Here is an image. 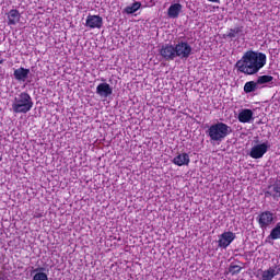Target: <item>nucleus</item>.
<instances>
[{"mask_svg": "<svg viewBox=\"0 0 280 280\" xmlns=\"http://www.w3.org/2000/svg\"><path fill=\"white\" fill-rule=\"evenodd\" d=\"M268 148H270V144H268V142L256 144L252 148L249 156L252 159H264V154L268 152Z\"/></svg>", "mask_w": 280, "mask_h": 280, "instance_id": "8", "label": "nucleus"}, {"mask_svg": "<svg viewBox=\"0 0 280 280\" xmlns=\"http://www.w3.org/2000/svg\"><path fill=\"white\" fill-rule=\"evenodd\" d=\"M240 36H244V26H236L234 28H230L223 38H240Z\"/></svg>", "mask_w": 280, "mask_h": 280, "instance_id": "15", "label": "nucleus"}, {"mask_svg": "<svg viewBox=\"0 0 280 280\" xmlns=\"http://www.w3.org/2000/svg\"><path fill=\"white\" fill-rule=\"evenodd\" d=\"M0 161H1V158H0Z\"/></svg>", "mask_w": 280, "mask_h": 280, "instance_id": "29", "label": "nucleus"}, {"mask_svg": "<svg viewBox=\"0 0 280 280\" xmlns=\"http://www.w3.org/2000/svg\"><path fill=\"white\" fill-rule=\"evenodd\" d=\"M259 89V85L257 84V81H248L245 83L243 91L244 93H255Z\"/></svg>", "mask_w": 280, "mask_h": 280, "instance_id": "20", "label": "nucleus"}, {"mask_svg": "<svg viewBox=\"0 0 280 280\" xmlns=\"http://www.w3.org/2000/svg\"><path fill=\"white\" fill-rule=\"evenodd\" d=\"M231 132H233L231 126L219 121L211 125L206 131V135L210 138V141L220 143L224 141V139H226Z\"/></svg>", "mask_w": 280, "mask_h": 280, "instance_id": "3", "label": "nucleus"}, {"mask_svg": "<svg viewBox=\"0 0 280 280\" xmlns=\"http://www.w3.org/2000/svg\"><path fill=\"white\" fill-rule=\"evenodd\" d=\"M210 3H220V0H208Z\"/></svg>", "mask_w": 280, "mask_h": 280, "instance_id": "25", "label": "nucleus"}, {"mask_svg": "<svg viewBox=\"0 0 280 280\" xmlns=\"http://www.w3.org/2000/svg\"><path fill=\"white\" fill-rule=\"evenodd\" d=\"M32 275H34L33 280H49V277H47V273H45V267L35 268L32 271Z\"/></svg>", "mask_w": 280, "mask_h": 280, "instance_id": "19", "label": "nucleus"}, {"mask_svg": "<svg viewBox=\"0 0 280 280\" xmlns=\"http://www.w3.org/2000/svg\"><path fill=\"white\" fill-rule=\"evenodd\" d=\"M266 198H273V200H279L280 198V180L269 185L265 191Z\"/></svg>", "mask_w": 280, "mask_h": 280, "instance_id": "10", "label": "nucleus"}, {"mask_svg": "<svg viewBox=\"0 0 280 280\" xmlns=\"http://www.w3.org/2000/svg\"><path fill=\"white\" fill-rule=\"evenodd\" d=\"M259 228L262 231H266V229H268V226H270L271 224H275V213H272L271 211H262L258 214V217L256 218Z\"/></svg>", "mask_w": 280, "mask_h": 280, "instance_id": "5", "label": "nucleus"}, {"mask_svg": "<svg viewBox=\"0 0 280 280\" xmlns=\"http://www.w3.org/2000/svg\"><path fill=\"white\" fill-rule=\"evenodd\" d=\"M34 108V101L27 92H22L18 94L12 103V110L15 114H27Z\"/></svg>", "mask_w": 280, "mask_h": 280, "instance_id": "2", "label": "nucleus"}, {"mask_svg": "<svg viewBox=\"0 0 280 280\" xmlns=\"http://www.w3.org/2000/svg\"><path fill=\"white\" fill-rule=\"evenodd\" d=\"M266 54L247 50L242 58L236 61L234 67L238 73H244V75H255L266 67Z\"/></svg>", "mask_w": 280, "mask_h": 280, "instance_id": "1", "label": "nucleus"}, {"mask_svg": "<svg viewBox=\"0 0 280 280\" xmlns=\"http://www.w3.org/2000/svg\"><path fill=\"white\" fill-rule=\"evenodd\" d=\"M103 25L104 19H102V16L92 14L86 16L85 27H89V30H102Z\"/></svg>", "mask_w": 280, "mask_h": 280, "instance_id": "7", "label": "nucleus"}, {"mask_svg": "<svg viewBox=\"0 0 280 280\" xmlns=\"http://www.w3.org/2000/svg\"><path fill=\"white\" fill-rule=\"evenodd\" d=\"M102 82H106V79H102Z\"/></svg>", "mask_w": 280, "mask_h": 280, "instance_id": "28", "label": "nucleus"}, {"mask_svg": "<svg viewBox=\"0 0 280 280\" xmlns=\"http://www.w3.org/2000/svg\"><path fill=\"white\" fill-rule=\"evenodd\" d=\"M160 56H162L164 60H174L175 58H177L176 46L172 44H166L162 46L160 50Z\"/></svg>", "mask_w": 280, "mask_h": 280, "instance_id": "9", "label": "nucleus"}, {"mask_svg": "<svg viewBox=\"0 0 280 280\" xmlns=\"http://www.w3.org/2000/svg\"><path fill=\"white\" fill-rule=\"evenodd\" d=\"M96 95L104 98L110 97V95H113V88L106 82L100 83L96 86Z\"/></svg>", "mask_w": 280, "mask_h": 280, "instance_id": "11", "label": "nucleus"}, {"mask_svg": "<svg viewBox=\"0 0 280 280\" xmlns=\"http://www.w3.org/2000/svg\"><path fill=\"white\" fill-rule=\"evenodd\" d=\"M18 23H21V12L16 9H11L7 13V24L9 26L18 25Z\"/></svg>", "mask_w": 280, "mask_h": 280, "instance_id": "12", "label": "nucleus"}, {"mask_svg": "<svg viewBox=\"0 0 280 280\" xmlns=\"http://www.w3.org/2000/svg\"><path fill=\"white\" fill-rule=\"evenodd\" d=\"M275 268V272H277V275L280 273V268L277 269V267H273Z\"/></svg>", "mask_w": 280, "mask_h": 280, "instance_id": "26", "label": "nucleus"}, {"mask_svg": "<svg viewBox=\"0 0 280 280\" xmlns=\"http://www.w3.org/2000/svg\"><path fill=\"white\" fill-rule=\"evenodd\" d=\"M175 54L180 60H187L194 54V48H191L188 42L179 39L175 44Z\"/></svg>", "mask_w": 280, "mask_h": 280, "instance_id": "4", "label": "nucleus"}, {"mask_svg": "<svg viewBox=\"0 0 280 280\" xmlns=\"http://www.w3.org/2000/svg\"><path fill=\"white\" fill-rule=\"evenodd\" d=\"M272 80H275V77L265 74L258 77L256 83L258 84V89H264L266 84H272Z\"/></svg>", "mask_w": 280, "mask_h": 280, "instance_id": "18", "label": "nucleus"}, {"mask_svg": "<svg viewBox=\"0 0 280 280\" xmlns=\"http://www.w3.org/2000/svg\"><path fill=\"white\" fill-rule=\"evenodd\" d=\"M253 115L254 113L252 112V109H242L238 113V121L241 124H250L253 119H255Z\"/></svg>", "mask_w": 280, "mask_h": 280, "instance_id": "14", "label": "nucleus"}, {"mask_svg": "<svg viewBox=\"0 0 280 280\" xmlns=\"http://www.w3.org/2000/svg\"><path fill=\"white\" fill-rule=\"evenodd\" d=\"M277 277V272L275 271V267H270L269 269L262 271L261 279L262 280H272Z\"/></svg>", "mask_w": 280, "mask_h": 280, "instance_id": "23", "label": "nucleus"}, {"mask_svg": "<svg viewBox=\"0 0 280 280\" xmlns=\"http://www.w3.org/2000/svg\"><path fill=\"white\" fill-rule=\"evenodd\" d=\"M270 240H280V224L278 223L267 236L266 242H270Z\"/></svg>", "mask_w": 280, "mask_h": 280, "instance_id": "22", "label": "nucleus"}, {"mask_svg": "<svg viewBox=\"0 0 280 280\" xmlns=\"http://www.w3.org/2000/svg\"><path fill=\"white\" fill-rule=\"evenodd\" d=\"M174 165H177L178 167H183V165H189V154L187 153H179L177 156L173 159Z\"/></svg>", "mask_w": 280, "mask_h": 280, "instance_id": "17", "label": "nucleus"}, {"mask_svg": "<svg viewBox=\"0 0 280 280\" xmlns=\"http://www.w3.org/2000/svg\"><path fill=\"white\" fill-rule=\"evenodd\" d=\"M13 77L18 82H25L30 78V69L27 68H18L13 71Z\"/></svg>", "mask_w": 280, "mask_h": 280, "instance_id": "13", "label": "nucleus"}, {"mask_svg": "<svg viewBox=\"0 0 280 280\" xmlns=\"http://www.w3.org/2000/svg\"><path fill=\"white\" fill-rule=\"evenodd\" d=\"M235 241V233L228 231L219 235L218 246L219 248L226 249Z\"/></svg>", "mask_w": 280, "mask_h": 280, "instance_id": "6", "label": "nucleus"}, {"mask_svg": "<svg viewBox=\"0 0 280 280\" xmlns=\"http://www.w3.org/2000/svg\"><path fill=\"white\" fill-rule=\"evenodd\" d=\"M183 11V4L174 3L167 10L168 19H178L180 12Z\"/></svg>", "mask_w": 280, "mask_h": 280, "instance_id": "16", "label": "nucleus"}, {"mask_svg": "<svg viewBox=\"0 0 280 280\" xmlns=\"http://www.w3.org/2000/svg\"><path fill=\"white\" fill-rule=\"evenodd\" d=\"M242 266L231 262L225 275L230 273L232 277H235V275H240L242 272Z\"/></svg>", "mask_w": 280, "mask_h": 280, "instance_id": "21", "label": "nucleus"}, {"mask_svg": "<svg viewBox=\"0 0 280 280\" xmlns=\"http://www.w3.org/2000/svg\"><path fill=\"white\" fill-rule=\"evenodd\" d=\"M0 65H3V59L0 60Z\"/></svg>", "mask_w": 280, "mask_h": 280, "instance_id": "27", "label": "nucleus"}, {"mask_svg": "<svg viewBox=\"0 0 280 280\" xmlns=\"http://www.w3.org/2000/svg\"><path fill=\"white\" fill-rule=\"evenodd\" d=\"M141 8V2H135L129 7H126L122 12L125 14H135Z\"/></svg>", "mask_w": 280, "mask_h": 280, "instance_id": "24", "label": "nucleus"}]
</instances>
